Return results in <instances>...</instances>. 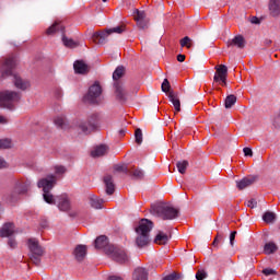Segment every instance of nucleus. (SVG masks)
<instances>
[{"label":"nucleus","instance_id":"obj_25","mask_svg":"<svg viewBox=\"0 0 280 280\" xmlns=\"http://www.w3.org/2000/svg\"><path fill=\"white\" fill-rule=\"evenodd\" d=\"M255 183V177H245L238 182H236L237 189H246V187H250Z\"/></svg>","mask_w":280,"mask_h":280},{"label":"nucleus","instance_id":"obj_13","mask_svg":"<svg viewBox=\"0 0 280 280\" xmlns=\"http://www.w3.org/2000/svg\"><path fill=\"white\" fill-rule=\"evenodd\" d=\"M27 246L31 255H44L45 249L40 246V243L36 238H28Z\"/></svg>","mask_w":280,"mask_h":280},{"label":"nucleus","instance_id":"obj_28","mask_svg":"<svg viewBox=\"0 0 280 280\" xmlns=\"http://www.w3.org/2000/svg\"><path fill=\"white\" fill-rule=\"evenodd\" d=\"M170 242V236L165 232H159L154 238V244L165 245Z\"/></svg>","mask_w":280,"mask_h":280},{"label":"nucleus","instance_id":"obj_5","mask_svg":"<svg viewBox=\"0 0 280 280\" xmlns=\"http://www.w3.org/2000/svg\"><path fill=\"white\" fill-rule=\"evenodd\" d=\"M32 186V182L28 179H19L15 182V185L11 192L7 195L8 202H16L21 196H24L27 191H30V187Z\"/></svg>","mask_w":280,"mask_h":280},{"label":"nucleus","instance_id":"obj_33","mask_svg":"<svg viewBox=\"0 0 280 280\" xmlns=\"http://www.w3.org/2000/svg\"><path fill=\"white\" fill-rule=\"evenodd\" d=\"M176 167L179 174H185L187 172V167H189V162L187 160L178 161L176 163Z\"/></svg>","mask_w":280,"mask_h":280},{"label":"nucleus","instance_id":"obj_3","mask_svg":"<svg viewBox=\"0 0 280 280\" xmlns=\"http://www.w3.org/2000/svg\"><path fill=\"white\" fill-rule=\"evenodd\" d=\"M56 175H48L45 178H42L37 183V187L39 189H43V199L47 205H56V200H58L56 197H54V194H51V189L56 187Z\"/></svg>","mask_w":280,"mask_h":280},{"label":"nucleus","instance_id":"obj_1","mask_svg":"<svg viewBox=\"0 0 280 280\" xmlns=\"http://www.w3.org/2000/svg\"><path fill=\"white\" fill-rule=\"evenodd\" d=\"M16 65H19L16 56L11 55L7 57L0 66L1 78L2 80H5V78H13L14 86L20 89V91H27L31 86L30 81L23 80L19 74H16Z\"/></svg>","mask_w":280,"mask_h":280},{"label":"nucleus","instance_id":"obj_22","mask_svg":"<svg viewBox=\"0 0 280 280\" xmlns=\"http://www.w3.org/2000/svg\"><path fill=\"white\" fill-rule=\"evenodd\" d=\"M74 73H79L81 75H84V73H89V66L85 65L82 60H77L73 63Z\"/></svg>","mask_w":280,"mask_h":280},{"label":"nucleus","instance_id":"obj_54","mask_svg":"<svg viewBox=\"0 0 280 280\" xmlns=\"http://www.w3.org/2000/svg\"><path fill=\"white\" fill-rule=\"evenodd\" d=\"M3 167H8V162L3 158H0V170H3Z\"/></svg>","mask_w":280,"mask_h":280},{"label":"nucleus","instance_id":"obj_59","mask_svg":"<svg viewBox=\"0 0 280 280\" xmlns=\"http://www.w3.org/2000/svg\"><path fill=\"white\" fill-rule=\"evenodd\" d=\"M118 135H119L120 137H124V136L126 135V128L120 129V130L118 131Z\"/></svg>","mask_w":280,"mask_h":280},{"label":"nucleus","instance_id":"obj_20","mask_svg":"<svg viewBox=\"0 0 280 280\" xmlns=\"http://www.w3.org/2000/svg\"><path fill=\"white\" fill-rule=\"evenodd\" d=\"M103 180L106 187V195L113 196L115 194V182H113V176L105 175Z\"/></svg>","mask_w":280,"mask_h":280},{"label":"nucleus","instance_id":"obj_4","mask_svg":"<svg viewBox=\"0 0 280 280\" xmlns=\"http://www.w3.org/2000/svg\"><path fill=\"white\" fill-rule=\"evenodd\" d=\"M151 213L161 220H176L180 211L167 203H159L151 207Z\"/></svg>","mask_w":280,"mask_h":280},{"label":"nucleus","instance_id":"obj_26","mask_svg":"<svg viewBox=\"0 0 280 280\" xmlns=\"http://www.w3.org/2000/svg\"><path fill=\"white\" fill-rule=\"evenodd\" d=\"M106 152H108V147H106L105 144H101L91 152V156H93V159H97V156H104Z\"/></svg>","mask_w":280,"mask_h":280},{"label":"nucleus","instance_id":"obj_50","mask_svg":"<svg viewBox=\"0 0 280 280\" xmlns=\"http://www.w3.org/2000/svg\"><path fill=\"white\" fill-rule=\"evenodd\" d=\"M114 170L115 172H124L125 174H129L128 167H125L124 165H116Z\"/></svg>","mask_w":280,"mask_h":280},{"label":"nucleus","instance_id":"obj_16","mask_svg":"<svg viewBox=\"0 0 280 280\" xmlns=\"http://www.w3.org/2000/svg\"><path fill=\"white\" fill-rule=\"evenodd\" d=\"M268 10H269V15L272 16V19H279L280 18V0H269Z\"/></svg>","mask_w":280,"mask_h":280},{"label":"nucleus","instance_id":"obj_6","mask_svg":"<svg viewBox=\"0 0 280 280\" xmlns=\"http://www.w3.org/2000/svg\"><path fill=\"white\" fill-rule=\"evenodd\" d=\"M58 32L62 34V43L65 47H69L70 49H75V47L80 46L78 42L65 36V25H62V22L60 21H56L52 25H50L47 28L46 34L47 36H54V34H58Z\"/></svg>","mask_w":280,"mask_h":280},{"label":"nucleus","instance_id":"obj_36","mask_svg":"<svg viewBox=\"0 0 280 280\" xmlns=\"http://www.w3.org/2000/svg\"><path fill=\"white\" fill-rule=\"evenodd\" d=\"M129 175H131L136 180H141L145 174L141 168H136L131 172H129Z\"/></svg>","mask_w":280,"mask_h":280},{"label":"nucleus","instance_id":"obj_17","mask_svg":"<svg viewBox=\"0 0 280 280\" xmlns=\"http://www.w3.org/2000/svg\"><path fill=\"white\" fill-rule=\"evenodd\" d=\"M228 47H237V49H244V47H246V39L242 35H236L234 38L228 40Z\"/></svg>","mask_w":280,"mask_h":280},{"label":"nucleus","instance_id":"obj_58","mask_svg":"<svg viewBox=\"0 0 280 280\" xmlns=\"http://www.w3.org/2000/svg\"><path fill=\"white\" fill-rule=\"evenodd\" d=\"M0 124H8V119L0 115Z\"/></svg>","mask_w":280,"mask_h":280},{"label":"nucleus","instance_id":"obj_60","mask_svg":"<svg viewBox=\"0 0 280 280\" xmlns=\"http://www.w3.org/2000/svg\"><path fill=\"white\" fill-rule=\"evenodd\" d=\"M265 45L268 47L270 45H272V40L271 39H265Z\"/></svg>","mask_w":280,"mask_h":280},{"label":"nucleus","instance_id":"obj_38","mask_svg":"<svg viewBox=\"0 0 280 280\" xmlns=\"http://www.w3.org/2000/svg\"><path fill=\"white\" fill-rule=\"evenodd\" d=\"M109 34H124L126 32V26L120 25V26H115L113 28H109Z\"/></svg>","mask_w":280,"mask_h":280},{"label":"nucleus","instance_id":"obj_14","mask_svg":"<svg viewBox=\"0 0 280 280\" xmlns=\"http://www.w3.org/2000/svg\"><path fill=\"white\" fill-rule=\"evenodd\" d=\"M113 246L114 245L108 244V236L106 235L97 236L94 241V248H96V250H104L105 254L106 249L113 248Z\"/></svg>","mask_w":280,"mask_h":280},{"label":"nucleus","instance_id":"obj_15","mask_svg":"<svg viewBox=\"0 0 280 280\" xmlns=\"http://www.w3.org/2000/svg\"><path fill=\"white\" fill-rule=\"evenodd\" d=\"M114 89L117 100H119V102H126L128 93L126 92L124 84H121L119 81H116L114 82Z\"/></svg>","mask_w":280,"mask_h":280},{"label":"nucleus","instance_id":"obj_8","mask_svg":"<svg viewBox=\"0 0 280 280\" xmlns=\"http://www.w3.org/2000/svg\"><path fill=\"white\" fill-rule=\"evenodd\" d=\"M106 255L116 261V264H128L130 261V256L126 253V249L113 245L106 249Z\"/></svg>","mask_w":280,"mask_h":280},{"label":"nucleus","instance_id":"obj_9","mask_svg":"<svg viewBox=\"0 0 280 280\" xmlns=\"http://www.w3.org/2000/svg\"><path fill=\"white\" fill-rule=\"evenodd\" d=\"M97 121H100V116L97 114H93L90 116L88 121H81L78 126L81 132L89 135L97 128Z\"/></svg>","mask_w":280,"mask_h":280},{"label":"nucleus","instance_id":"obj_45","mask_svg":"<svg viewBox=\"0 0 280 280\" xmlns=\"http://www.w3.org/2000/svg\"><path fill=\"white\" fill-rule=\"evenodd\" d=\"M136 18L135 21H143L145 19V11H139L138 9L136 10Z\"/></svg>","mask_w":280,"mask_h":280},{"label":"nucleus","instance_id":"obj_56","mask_svg":"<svg viewBox=\"0 0 280 280\" xmlns=\"http://www.w3.org/2000/svg\"><path fill=\"white\" fill-rule=\"evenodd\" d=\"M177 61L185 62V55H183V54L177 55Z\"/></svg>","mask_w":280,"mask_h":280},{"label":"nucleus","instance_id":"obj_19","mask_svg":"<svg viewBox=\"0 0 280 280\" xmlns=\"http://www.w3.org/2000/svg\"><path fill=\"white\" fill-rule=\"evenodd\" d=\"M110 35V32L107 30L105 32L101 33H94L92 38L96 45H104L106 44V40H108V36Z\"/></svg>","mask_w":280,"mask_h":280},{"label":"nucleus","instance_id":"obj_31","mask_svg":"<svg viewBox=\"0 0 280 280\" xmlns=\"http://www.w3.org/2000/svg\"><path fill=\"white\" fill-rule=\"evenodd\" d=\"M277 250H278L277 244L272 242H269L264 246L265 255H273V253H277Z\"/></svg>","mask_w":280,"mask_h":280},{"label":"nucleus","instance_id":"obj_23","mask_svg":"<svg viewBox=\"0 0 280 280\" xmlns=\"http://www.w3.org/2000/svg\"><path fill=\"white\" fill-rule=\"evenodd\" d=\"M73 255L77 261H84V257H86V245H78L74 248Z\"/></svg>","mask_w":280,"mask_h":280},{"label":"nucleus","instance_id":"obj_37","mask_svg":"<svg viewBox=\"0 0 280 280\" xmlns=\"http://www.w3.org/2000/svg\"><path fill=\"white\" fill-rule=\"evenodd\" d=\"M12 148V140L5 138V139H0V150H8Z\"/></svg>","mask_w":280,"mask_h":280},{"label":"nucleus","instance_id":"obj_61","mask_svg":"<svg viewBox=\"0 0 280 280\" xmlns=\"http://www.w3.org/2000/svg\"><path fill=\"white\" fill-rule=\"evenodd\" d=\"M42 229H47V222L40 224Z\"/></svg>","mask_w":280,"mask_h":280},{"label":"nucleus","instance_id":"obj_10","mask_svg":"<svg viewBox=\"0 0 280 280\" xmlns=\"http://www.w3.org/2000/svg\"><path fill=\"white\" fill-rule=\"evenodd\" d=\"M102 95V85L100 82H95L90 86L88 94L84 96V101L90 104H97V98Z\"/></svg>","mask_w":280,"mask_h":280},{"label":"nucleus","instance_id":"obj_41","mask_svg":"<svg viewBox=\"0 0 280 280\" xmlns=\"http://www.w3.org/2000/svg\"><path fill=\"white\" fill-rule=\"evenodd\" d=\"M161 89L163 93H172V91H170V89H172V85H170V81L167 79H164Z\"/></svg>","mask_w":280,"mask_h":280},{"label":"nucleus","instance_id":"obj_57","mask_svg":"<svg viewBox=\"0 0 280 280\" xmlns=\"http://www.w3.org/2000/svg\"><path fill=\"white\" fill-rule=\"evenodd\" d=\"M108 280H124L121 277L110 276Z\"/></svg>","mask_w":280,"mask_h":280},{"label":"nucleus","instance_id":"obj_55","mask_svg":"<svg viewBox=\"0 0 280 280\" xmlns=\"http://www.w3.org/2000/svg\"><path fill=\"white\" fill-rule=\"evenodd\" d=\"M250 23H253V25H259V23H260L259 18L253 16L250 20Z\"/></svg>","mask_w":280,"mask_h":280},{"label":"nucleus","instance_id":"obj_34","mask_svg":"<svg viewBox=\"0 0 280 280\" xmlns=\"http://www.w3.org/2000/svg\"><path fill=\"white\" fill-rule=\"evenodd\" d=\"M180 47H187V49H191L194 47V40L189 36H185L179 42Z\"/></svg>","mask_w":280,"mask_h":280},{"label":"nucleus","instance_id":"obj_24","mask_svg":"<svg viewBox=\"0 0 280 280\" xmlns=\"http://www.w3.org/2000/svg\"><path fill=\"white\" fill-rule=\"evenodd\" d=\"M168 100L173 104L176 113H180V98H178V93L171 91L168 93Z\"/></svg>","mask_w":280,"mask_h":280},{"label":"nucleus","instance_id":"obj_18","mask_svg":"<svg viewBox=\"0 0 280 280\" xmlns=\"http://www.w3.org/2000/svg\"><path fill=\"white\" fill-rule=\"evenodd\" d=\"M12 235H14V223H4L0 229V237H12Z\"/></svg>","mask_w":280,"mask_h":280},{"label":"nucleus","instance_id":"obj_27","mask_svg":"<svg viewBox=\"0 0 280 280\" xmlns=\"http://www.w3.org/2000/svg\"><path fill=\"white\" fill-rule=\"evenodd\" d=\"M126 75V67L118 66L115 71L113 72V80L114 82H119L121 80V77Z\"/></svg>","mask_w":280,"mask_h":280},{"label":"nucleus","instance_id":"obj_11","mask_svg":"<svg viewBox=\"0 0 280 280\" xmlns=\"http://www.w3.org/2000/svg\"><path fill=\"white\" fill-rule=\"evenodd\" d=\"M213 82H221L222 86H226V78L229 77V68L225 65L215 66Z\"/></svg>","mask_w":280,"mask_h":280},{"label":"nucleus","instance_id":"obj_29","mask_svg":"<svg viewBox=\"0 0 280 280\" xmlns=\"http://www.w3.org/2000/svg\"><path fill=\"white\" fill-rule=\"evenodd\" d=\"M90 205L93 209H102V205H104V199H100L97 196L92 195L90 197Z\"/></svg>","mask_w":280,"mask_h":280},{"label":"nucleus","instance_id":"obj_21","mask_svg":"<svg viewBox=\"0 0 280 280\" xmlns=\"http://www.w3.org/2000/svg\"><path fill=\"white\" fill-rule=\"evenodd\" d=\"M148 277H149L148 269L143 267H138L133 271L132 280H148Z\"/></svg>","mask_w":280,"mask_h":280},{"label":"nucleus","instance_id":"obj_43","mask_svg":"<svg viewBox=\"0 0 280 280\" xmlns=\"http://www.w3.org/2000/svg\"><path fill=\"white\" fill-rule=\"evenodd\" d=\"M40 257H43V255L31 254L30 259L35 266H40Z\"/></svg>","mask_w":280,"mask_h":280},{"label":"nucleus","instance_id":"obj_32","mask_svg":"<svg viewBox=\"0 0 280 280\" xmlns=\"http://www.w3.org/2000/svg\"><path fill=\"white\" fill-rule=\"evenodd\" d=\"M262 220L266 224H272V222L277 220V214H275V212L267 211L262 214Z\"/></svg>","mask_w":280,"mask_h":280},{"label":"nucleus","instance_id":"obj_12","mask_svg":"<svg viewBox=\"0 0 280 280\" xmlns=\"http://www.w3.org/2000/svg\"><path fill=\"white\" fill-rule=\"evenodd\" d=\"M57 207L59 211H71V199L69 198V195L62 194L57 196Z\"/></svg>","mask_w":280,"mask_h":280},{"label":"nucleus","instance_id":"obj_52","mask_svg":"<svg viewBox=\"0 0 280 280\" xmlns=\"http://www.w3.org/2000/svg\"><path fill=\"white\" fill-rule=\"evenodd\" d=\"M237 235L236 231L231 232L230 234V244L231 246H235V236Z\"/></svg>","mask_w":280,"mask_h":280},{"label":"nucleus","instance_id":"obj_51","mask_svg":"<svg viewBox=\"0 0 280 280\" xmlns=\"http://www.w3.org/2000/svg\"><path fill=\"white\" fill-rule=\"evenodd\" d=\"M67 172V167L60 165V166H55V174H65Z\"/></svg>","mask_w":280,"mask_h":280},{"label":"nucleus","instance_id":"obj_42","mask_svg":"<svg viewBox=\"0 0 280 280\" xmlns=\"http://www.w3.org/2000/svg\"><path fill=\"white\" fill-rule=\"evenodd\" d=\"M262 275H265V277H276L277 270L272 268H265L262 269Z\"/></svg>","mask_w":280,"mask_h":280},{"label":"nucleus","instance_id":"obj_40","mask_svg":"<svg viewBox=\"0 0 280 280\" xmlns=\"http://www.w3.org/2000/svg\"><path fill=\"white\" fill-rule=\"evenodd\" d=\"M196 279L197 280H205V279H207L208 277H209V273H207V271L206 270H203V269H199L197 272H196Z\"/></svg>","mask_w":280,"mask_h":280},{"label":"nucleus","instance_id":"obj_30","mask_svg":"<svg viewBox=\"0 0 280 280\" xmlns=\"http://www.w3.org/2000/svg\"><path fill=\"white\" fill-rule=\"evenodd\" d=\"M236 103H237V96H235L234 94H230L225 97L224 107L233 108V106H235Z\"/></svg>","mask_w":280,"mask_h":280},{"label":"nucleus","instance_id":"obj_46","mask_svg":"<svg viewBox=\"0 0 280 280\" xmlns=\"http://www.w3.org/2000/svg\"><path fill=\"white\" fill-rule=\"evenodd\" d=\"M162 280H180V275L173 272V273L165 276Z\"/></svg>","mask_w":280,"mask_h":280},{"label":"nucleus","instance_id":"obj_47","mask_svg":"<svg viewBox=\"0 0 280 280\" xmlns=\"http://www.w3.org/2000/svg\"><path fill=\"white\" fill-rule=\"evenodd\" d=\"M8 246L12 248V250H14V248L19 246V243H16V238L9 236Z\"/></svg>","mask_w":280,"mask_h":280},{"label":"nucleus","instance_id":"obj_49","mask_svg":"<svg viewBox=\"0 0 280 280\" xmlns=\"http://www.w3.org/2000/svg\"><path fill=\"white\" fill-rule=\"evenodd\" d=\"M222 240H224V236H222V234H218L212 242V246H214V248H218V244H220Z\"/></svg>","mask_w":280,"mask_h":280},{"label":"nucleus","instance_id":"obj_7","mask_svg":"<svg viewBox=\"0 0 280 280\" xmlns=\"http://www.w3.org/2000/svg\"><path fill=\"white\" fill-rule=\"evenodd\" d=\"M18 102H21V93L15 91L0 92V108L14 110V104H18Z\"/></svg>","mask_w":280,"mask_h":280},{"label":"nucleus","instance_id":"obj_53","mask_svg":"<svg viewBox=\"0 0 280 280\" xmlns=\"http://www.w3.org/2000/svg\"><path fill=\"white\" fill-rule=\"evenodd\" d=\"M243 152H244V156H253V149H250L248 147H245L243 149Z\"/></svg>","mask_w":280,"mask_h":280},{"label":"nucleus","instance_id":"obj_62","mask_svg":"<svg viewBox=\"0 0 280 280\" xmlns=\"http://www.w3.org/2000/svg\"><path fill=\"white\" fill-rule=\"evenodd\" d=\"M103 1V3H106V1H108V0H102Z\"/></svg>","mask_w":280,"mask_h":280},{"label":"nucleus","instance_id":"obj_44","mask_svg":"<svg viewBox=\"0 0 280 280\" xmlns=\"http://www.w3.org/2000/svg\"><path fill=\"white\" fill-rule=\"evenodd\" d=\"M137 21V25L140 30H148V19L147 20H136Z\"/></svg>","mask_w":280,"mask_h":280},{"label":"nucleus","instance_id":"obj_35","mask_svg":"<svg viewBox=\"0 0 280 280\" xmlns=\"http://www.w3.org/2000/svg\"><path fill=\"white\" fill-rule=\"evenodd\" d=\"M55 125L57 126V128H61L62 130H65V128H67V118L62 116L56 117Z\"/></svg>","mask_w":280,"mask_h":280},{"label":"nucleus","instance_id":"obj_39","mask_svg":"<svg viewBox=\"0 0 280 280\" xmlns=\"http://www.w3.org/2000/svg\"><path fill=\"white\" fill-rule=\"evenodd\" d=\"M135 137L136 143H138V145H141V143H143V132L141 131V129H136Z\"/></svg>","mask_w":280,"mask_h":280},{"label":"nucleus","instance_id":"obj_2","mask_svg":"<svg viewBox=\"0 0 280 280\" xmlns=\"http://www.w3.org/2000/svg\"><path fill=\"white\" fill-rule=\"evenodd\" d=\"M154 223L148 219H142L139 222L138 228H136V244L138 248H143L150 244V231H152Z\"/></svg>","mask_w":280,"mask_h":280},{"label":"nucleus","instance_id":"obj_48","mask_svg":"<svg viewBox=\"0 0 280 280\" xmlns=\"http://www.w3.org/2000/svg\"><path fill=\"white\" fill-rule=\"evenodd\" d=\"M246 207H248L249 209H257V199L247 200Z\"/></svg>","mask_w":280,"mask_h":280}]
</instances>
